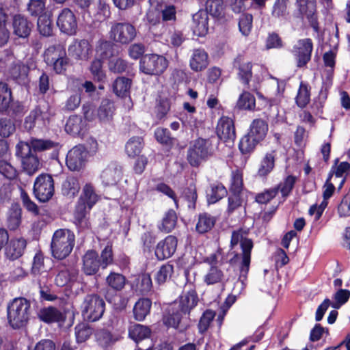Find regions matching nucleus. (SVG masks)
I'll return each instance as SVG.
<instances>
[{"instance_id":"nucleus-44","label":"nucleus","mask_w":350,"mask_h":350,"mask_svg":"<svg viewBox=\"0 0 350 350\" xmlns=\"http://www.w3.org/2000/svg\"><path fill=\"white\" fill-rule=\"evenodd\" d=\"M236 106L239 109L254 110L256 107L255 97L249 92L244 91L239 96Z\"/></svg>"},{"instance_id":"nucleus-5","label":"nucleus","mask_w":350,"mask_h":350,"mask_svg":"<svg viewBox=\"0 0 350 350\" xmlns=\"http://www.w3.org/2000/svg\"><path fill=\"white\" fill-rule=\"evenodd\" d=\"M213 153L214 148L211 142L200 137L191 145L188 150L187 160L191 165L198 167L212 157Z\"/></svg>"},{"instance_id":"nucleus-25","label":"nucleus","mask_w":350,"mask_h":350,"mask_svg":"<svg viewBox=\"0 0 350 350\" xmlns=\"http://www.w3.org/2000/svg\"><path fill=\"white\" fill-rule=\"evenodd\" d=\"M25 247L26 241L24 239L11 240L5 247V256L10 260L17 259L23 255Z\"/></svg>"},{"instance_id":"nucleus-49","label":"nucleus","mask_w":350,"mask_h":350,"mask_svg":"<svg viewBox=\"0 0 350 350\" xmlns=\"http://www.w3.org/2000/svg\"><path fill=\"white\" fill-rule=\"evenodd\" d=\"M143 139L140 137H133L131 138L125 145V150L126 154L134 157L137 156L142 151L143 148Z\"/></svg>"},{"instance_id":"nucleus-36","label":"nucleus","mask_w":350,"mask_h":350,"mask_svg":"<svg viewBox=\"0 0 350 350\" xmlns=\"http://www.w3.org/2000/svg\"><path fill=\"white\" fill-rule=\"evenodd\" d=\"M65 49L61 45H53L48 47L44 54V62L47 65L54 63L58 59L66 55Z\"/></svg>"},{"instance_id":"nucleus-14","label":"nucleus","mask_w":350,"mask_h":350,"mask_svg":"<svg viewBox=\"0 0 350 350\" xmlns=\"http://www.w3.org/2000/svg\"><path fill=\"white\" fill-rule=\"evenodd\" d=\"M70 56L77 60L87 61L92 53V46L87 40H75L68 49Z\"/></svg>"},{"instance_id":"nucleus-17","label":"nucleus","mask_w":350,"mask_h":350,"mask_svg":"<svg viewBox=\"0 0 350 350\" xmlns=\"http://www.w3.org/2000/svg\"><path fill=\"white\" fill-rule=\"evenodd\" d=\"M299 11L302 16H305L311 27L317 32L319 25L316 13V0H297Z\"/></svg>"},{"instance_id":"nucleus-48","label":"nucleus","mask_w":350,"mask_h":350,"mask_svg":"<svg viewBox=\"0 0 350 350\" xmlns=\"http://www.w3.org/2000/svg\"><path fill=\"white\" fill-rule=\"evenodd\" d=\"M260 142L247 133L240 140L239 148L242 154L251 153Z\"/></svg>"},{"instance_id":"nucleus-6","label":"nucleus","mask_w":350,"mask_h":350,"mask_svg":"<svg viewBox=\"0 0 350 350\" xmlns=\"http://www.w3.org/2000/svg\"><path fill=\"white\" fill-rule=\"evenodd\" d=\"M105 303L98 295H88L81 305V313L83 319L94 322L98 321L105 312Z\"/></svg>"},{"instance_id":"nucleus-7","label":"nucleus","mask_w":350,"mask_h":350,"mask_svg":"<svg viewBox=\"0 0 350 350\" xmlns=\"http://www.w3.org/2000/svg\"><path fill=\"white\" fill-rule=\"evenodd\" d=\"M16 156L21 159L23 170L29 176L40 169L38 157L33 154L27 143L21 141L16 146Z\"/></svg>"},{"instance_id":"nucleus-54","label":"nucleus","mask_w":350,"mask_h":350,"mask_svg":"<svg viewBox=\"0 0 350 350\" xmlns=\"http://www.w3.org/2000/svg\"><path fill=\"white\" fill-rule=\"evenodd\" d=\"M288 0H275L271 11L272 16L278 18H286L288 14Z\"/></svg>"},{"instance_id":"nucleus-32","label":"nucleus","mask_w":350,"mask_h":350,"mask_svg":"<svg viewBox=\"0 0 350 350\" xmlns=\"http://www.w3.org/2000/svg\"><path fill=\"white\" fill-rule=\"evenodd\" d=\"M268 131V125L262 119H255L250 124L248 133L260 142L264 139Z\"/></svg>"},{"instance_id":"nucleus-53","label":"nucleus","mask_w":350,"mask_h":350,"mask_svg":"<svg viewBox=\"0 0 350 350\" xmlns=\"http://www.w3.org/2000/svg\"><path fill=\"white\" fill-rule=\"evenodd\" d=\"M12 100L11 91L6 83H0V112L7 110Z\"/></svg>"},{"instance_id":"nucleus-18","label":"nucleus","mask_w":350,"mask_h":350,"mask_svg":"<svg viewBox=\"0 0 350 350\" xmlns=\"http://www.w3.org/2000/svg\"><path fill=\"white\" fill-rule=\"evenodd\" d=\"M177 239L172 235L167 236L164 240L159 241L155 249V255L160 260L171 257L176 252Z\"/></svg>"},{"instance_id":"nucleus-37","label":"nucleus","mask_w":350,"mask_h":350,"mask_svg":"<svg viewBox=\"0 0 350 350\" xmlns=\"http://www.w3.org/2000/svg\"><path fill=\"white\" fill-rule=\"evenodd\" d=\"M80 185L77 178L68 176L62 183V191L64 196L68 198L75 197L79 191Z\"/></svg>"},{"instance_id":"nucleus-33","label":"nucleus","mask_w":350,"mask_h":350,"mask_svg":"<svg viewBox=\"0 0 350 350\" xmlns=\"http://www.w3.org/2000/svg\"><path fill=\"white\" fill-rule=\"evenodd\" d=\"M152 301L148 298L139 299L133 308V314L135 319L138 321H143L149 314Z\"/></svg>"},{"instance_id":"nucleus-23","label":"nucleus","mask_w":350,"mask_h":350,"mask_svg":"<svg viewBox=\"0 0 350 350\" xmlns=\"http://www.w3.org/2000/svg\"><path fill=\"white\" fill-rule=\"evenodd\" d=\"M208 64V54L203 49H195L193 51L189 60V66L191 70L196 72L205 69Z\"/></svg>"},{"instance_id":"nucleus-8","label":"nucleus","mask_w":350,"mask_h":350,"mask_svg":"<svg viewBox=\"0 0 350 350\" xmlns=\"http://www.w3.org/2000/svg\"><path fill=\"white\" fill-rule=\"evenodd\" d=\"M137 35V31L134 25L130 23H115L109 32L111 40L121 44H128L131 42Z\"/></svg>"},{"instance_id":"nucleus-15","label":"nucleus","mask_w":350,"mask_h":350,"mask_svg":"<svg viewBox=\"0 0 350 350\" xmlns=\"http://www.w3.org/2000/svg\"><path fill=\"white\" fill-rule=\"evenodd\" d=\"M217 135L225 142L233 143L236 138V132L233 120L226 116L221 117L217 125Z\"/></svg>"},{"instance_id":"nucleus-13","label":"nucleus","mask_w":350,"mask_h":350,"mask_svg":"<svg viewBox=\"0 0 350 350\" xmlns=\"http://www.w3.org/2000/svg\"><path fill=\"white\" fill-rule=\"evenodd\" d=\"M57 25L62 32L68 35L75 34L77 22L72 11L69 8L62 9L57 16Z\"/></svg>"},{"instance_id":"nucleus-38","label":"nucleus","mask_w":350,"mask_h":350,"mask_svg":"<svg viewBox=\"0 0 350 350\" xmlns=\"http://www.w3.org/2000/svg\"><path fill=\"white\" fill-rule=\"evenodd\" d=\"M46 118V113L41 109L40 106L37 107L31 111L29 116L26 117L24 125L26 129L31 130L35 126L36 122L44 124Z\"/></svg>"},{"instance_id":"nucleus-50","label":"nucleus","mask_w":350,"mask_h":350,"mask_svg":"<svg viewBox=\"0 0 350 350\" xmlns=\"http://www.w3.org/2000/svg\"><path fill=\"white\" fill-rule=\"evenodd\" d=\"M92 328L88 324L81 323L75 327V334L77 343L85 342L92 334Z\"/></svg>"},{"instance_id":"nucleus-58","label":"nucleus","mask_w":350,"mask_h":350,"mask_svg":"<svg viewBox=\"0 0 350 350\" xmlns=\"http://www.w3.org/2000/svg\"><path fill=\"white\" fill-rule=\"evenodd\" d=\"M90 72L94 79L98 82H104L106 75L103 70V63L100 59H95L91 64Z\"/></svg>"},{"instance_id":"nucleus-40","label":"nucleus","mask_w":350,"mask_h":350,"mask_svg":"<svg viewBox=\"0 0 350 350\" xmlns=\"http://www.w3.org/2000/svg\"><path fill=\"white\" fill-rule=\"evenodd\" d=\"M215 18H220L224 17L225 13V5L223 0H207L206 2V10Z\"/></svg>"},{"instance_id":"nucleus-4","label":"nucleus","mask_w":350,"mask_h":350,"mask_svg":"<svg viewBox=\"0 0 350 350\" xmlns=\"http://www.w3.org/2000/svg\"><path fill=\"white\" fill-rule=\"evenodd\" d=\"M31 314L30 302L25 298H15L8 306V319L14 329L25 326Z\"/></svg>"},{"instance_id":"nucleus-21","label":"nucleus","mask_w":350,"mask_h":350,"mask_svg":"<svg viewBox=\"0 0 350 350\" xmlns=\"http://www.w3.org/2000/svg\"><path fill=\"white\" fill-rule=\"evenodd\" d=\"M146 19L150 33L154 38L160 37L161 31L165 29L164 23L161 21L160 12L149 9L146 14Z\"/></svg>"},{"instance_id":"nucleus-59","label":"nucleus","mask_w":350,"mask_h":350,"mask_svg":"<svg viewBox=\"0 0 350 350\" xmlns=\"http://www.w3.org/2000/svg\"><path fill=\"white\" fill-rule=\"evenodd\" d=\"M112 44L109 41L99 40L96 45V55L101 59H107L112 55Z\"/></svg>"},{"instance_id":"nucleus-12","label":"nucleus","mask_w":350,"mask_h":350,"mask_svg":"<svg viewBox=\"0 0 350 350\" xmlns=\"http://www.w3.org/2000/svg\"><path fill=\"white\" fill-rule=\"evenodd\" d=\"M88 151L82 145H78L70 150L66 156V165L72 171H79L87 161Z\"/></svg>"},{"instance_id":"nucleus-47","label":"nucleus","mask_w":350,"mask_h":350,"mask_svg":"<svg viewBox=\"0 0 350 350\" xmlns=\"http://www.w3.org/2000/svg\"><path fill=\"white\" fill-rule=\"evenodd\" d=\"M126 282L125 277L118 273L111 272L106 278V283L107 286L113 291H121Z\"/></svg>"},{"instance_id":"nucleus-27","label":"nucleus","mask_w":350,"mask_h":350,"mask_svg":"<svg viewBox=\"0 0 350 350\" xmlns=\"http://www.w3.org/2000/svg\"><path fill=\"white\" fill-rule=\"evenodd\" d=\"M38 315L41 321L48 323L62 322L65 319L64 314L54 307H48L40 310Z\"/></svg>"},{"instance_id":"nucleus-42","label":"nucleus","mask_w":350,"mask_h":350,"mask_svg":"<svg viewBox=\"0 0 350 350\" xmlns=\"http://www.w3.org/2000/svg\"><path fill=\"white\" fill-rule=\"evenodd\" d=\"M30 148L35 152H42L47 150H51L57 144L50 139H41L36 138H31L29 142H27Z\"/></svg>"},{"instance_id":"nucleus-30","label":"nucleus","mask_w":350,"mask_h":350,"mask_svg":"<svg viewBox=\"0 0 350 350\" xmlns=\"http://www.w3.org/2000/svg\"><path fill=\"white\" fill-rule=\"evenodd\" d=\"M79 200L86 204L88 210H90L99 200V196L96 193L94 186L90 183H87L83 186Z\"/></svg>"},{"instance_id":"nucleus-43","label":"nucleus","mask_w":350,"mask_h":350,"mask_svg":"<svg viewBox=\"0 0 350 350\" xmlns=\"http://www.w3.org/2000/svg\"><path fill=\"white\" fill-rule=\"evenodd\" d=\"M215 224V219L214 217L207 213L200 214L196 226V229L199 233L203 234L211 230Z\"/></svg>"},{"instance_id":"nucleus-28","label":"nucleus","mask_w":350,"mask_h":350,"mask_svg":"<svg viewBox=\"0 0 350 350\" xmlns=\"http://www.w3.org/2000/svg\"><path fill=\"white\" fill-rule=\"evenodd\" d=\"M275 159V151H271L265 154L262 159L258 171L257 175L259 177L265 178L269 174L274 168Z\"/></svg>"},{"instance_id":"nucleus-55","label":"nucleus","mask_w":350,"mask_h":350,"mask_svg":"<svg viewBox=\"0 0 350 350\" xmlns=\"http://www.w3.org/2000/svg\"><path fill=\"white\" fill-rule=\"evenodd\" d=\"M253 16L248 13L242 14L239 20V28L242 35L247 36L252 29Z\"/></svg>"},{"instance_id":"nucleus-39","label":"nucleus","mask_w":350,"mask_h":350,"mask_svg":"<svg viewBox=\"0 0 350 350\" xmlns=\"http://www.w3.org/2000/svg\"><path fill=\"white\" fill-rule=\"evenodd\" d=\"M38 29L43 36H51L53 34V26L50 13H44L38 19Z\"/></svg>"},{"instance_id":"nucleus-46","label":"nucleus","mask_w":350,"mask_h":350,"mask_svg":"<svg viewBox=\"0 0 350 350\" xmlns=\"http://www.w3.org/2000/svg\"><path fill=\"white\" fill-rule=\"evenodd\" d=\"M131 81L126 77H118L113 84V92L120 97L126 96L130 88Z\"/></svg>"},{"instance_id":"nucleus-52","label":"nucleus","mask_w":350,"mask_h":350,"mask_svg":"<svg viewBox=\"0 0 350 350\" xmlns=\"http://www.w3.org/2000/svg\"><path fill=\"white\" fill-rule=\"evenodd\" d=\"M21 222V209L18 206H14L10 210L8 217V226L11 230L18 228Z\"/></svg>"},{"instance_id":"nucleus-45","label":"nucleus","mask_w":350,"mask_h":350,"mask_svg":"<svg viewBox=\"0 0 350 350\" xmlns=\"http://www.w3.org/2000/svg\"><path fill=\"white\" fill-rule=\"evenodd\" d=\"M296 103L301 107H305L310 100V86L303 81L300 83L296 96Z\"/></svg>"},{"instance_id":"nucleus-26","label":"nucleus","mask_w":350,"mask_h":350,"mask_svg":"<svg viewBox=\"0 0 350 350\" xmlns=\"http://www.w3.org/2000/svg\"><path fill=\"white\" fill-rule=\"evenodd\" d=\"M86 129V122L81 116L72 115L69 117L65 125V131L71 135H77L83 133Z\"/></svg>"},{"instance_id":"nucleus-56","label":"nucleus","mask_w":350,"mask_h":350,"mask_svg":"<svg viewBox=\"0 0 350 350\" xmlns=\"http://www.w3.org/2000/svg\"><path fill=\"white\" fill-rule=\"evenodd\" d=\"M350 297V291L347 289H338L334 295V301L332 302V307L339 309L342 305L347 303Z\"/></svg>"},{"instance_id":"nucleus-34","label":"nucleus","mask_w":350,"mask_h":350,"mask_svg":"<svg viewBox=\"0 0 350 350\" xmlns=\"http://www.w3.org/2000/svg\"><path fill=\"white\" fill-rule=\"evenodd\" d=\"M177 223V216L174 211L169 210L167 211L161 222L158 224V228L160 231L169 233L174 229Z\"/></svg>"},{"instance_id":"nucleus-61","label":"nucleus","mask_w":350,"mask_h":350,"mask_svg":"<svg viewBox=\"0 0 350 350\" xmlns=\"http://www.w3.org/2000/svg\"><path fill=\"white\" fill-rule=\"evenodd\" d=\"M279 187H275L265 190L256 196V202L258 204H267L273 199L278 193Z\"/></svg>"},{"instance_id":"nucleus-16","label":"nucleus","mask_w":350,"mask_h":350,"mask_svg":"<svg viewBox=\"0 0 350 350\" xmlns=\"http://www.w3.org/2000/svg\"><path fill=\"white\" fill-rule=\"evenodd\" d=\"M122 178V168L116 162L109 163L101 172L100 178L105 186L116 185Z\"/></svg>"},{"instance_id":"nucleus-64","label":"nucleus","mask_w":350,"mask_h":350,"mask_svg":"<svg viewBox=\"0 0 350 350\" xmlns=\"http://www.w3.org/2000/svg\"><path fill=\"white\" fill-rule=\"evenodd\" d=\"M16 127L13 121L7 118L0 119V136L8 137L15 131Z\"/></svg>"},{"instance_id":"nucleus-24","label":"nucleus","mask_w":350,"mask_h":350,"mask_svg":"<svg viewBox=\"0 0 350 350\" xmlns=\"http://www.w3.org/2000/svg\"><path fill=\"white\" fill-rule=\"evenodd\" d=\"M155 38H158L161 42L174 47L180 46L185 40V37L180 31L176 29H169L167 31L166 27L165 30L161 31L160 37H156Z\"/></svg>"},{"instance_id":"nucleus-10","label":"nucleus","mask_w":350,"mask_h":350,"mask_svg":"<svg viewBox=\"0 0 350 350\" xmlns=\"http://www.w3.org/2000/svg\"><path fill=\"white\" fill-rule=\"evenodd\" d=\"M33 193L36 198L42 202L49 201L54 194V181L53 177L48 174H41L35 180Z\"/></svg>"},{"instance_id":"nucleus-20","label":"nucleus","mask_w":350,"mask_h":350,"mask_svg":"<svg viewBox=\"0 0 350 350\" xmlns=\"http://www.w3.org/2000/svg\"><path fill=\"white\" fill-rule=\"evenodd\" d=\"M82 270L87 275L96 274L101 267L98 253L94 250H88L83 256Z\"/></svg>"},{"instance_id":"nucleus-35","label":"nucleus","mask_w":350,"mask_h":350,"mask_svg":"<svg viewBox=\"0 0 350 350\" xmlns=\"http://www.w3.org/2000/svg\"><path fill=\"white\" fill-rule=\"evenodd\" d=\"M227 194V190L220 183L213 184L206 191V198L208 204H215Z\"/></svg>"},{"instance_id":"nucleus-29","label":"nucleus","mask_w":350,"mask_h":350,"mask_svg":"<svg viewBox=\"0 0 350 350\" xmlns=\"http://www.w3.org/2000/svg\"><path fill=\"white\" fill-rule=\"evenodd\" d=\"M115 111L113 103L109 99H103L97 110V117L100 122H109Z\"/></svg>"},{"instance_id":"nucleus-63","label":"nucleus","mask_w":350,"mask_h":350,"mask_svg":"<svg viewBox=\"0 0 350 350\" xmlns=\"http://www.w3.org/2000/svg\"><path fill=\"white\" fill-rule=\"evenodd\" d=\"M0 174L9 180H13L17 176L16 168L5 160H0Z\"/></svg>"},{"instance_id":"nucleus-31","label":"nucleus","mask_w":350,"mask_h":350,"mask_svg":"<svg viewBox=\"0 0 350 350\" xmlns=\"http://www.w3.org/2000/svg\"><path fill=\"white\" fill-rule=\"evenodd\" d=\"M150 334V329L148 327L141 324L135 323L133 325H131L129 327V336L136 343L149 338Z\"/></svg>"},{"instance_id":"nucleus-1","label":"nucleus","mask_w":350,"mask_h":350,"mask_svg":"<svg viewBox=\"0 0 350 350\" xmlns=\"http://www.w3.org/2000/svg\"><path fill=\"white\" fill-rule=\"evenodd\" d=\"M199 298L195 288L186 287L178 299L172 305L168 314L164 317L163 323L168 327L178 328L185 317H189L191 311L198 305Z\"/></svg>"},{"instance_id":"nucleus-62","label":"nucleus","mask_w":350,"mask_h":350,"mask_svg":"<svg viewBox=\"0 0 350 350\" xmlns=\"http://www.w3.org/2000/svg\"><path fill=\"white\" fill-rule=\"evenodd\" d=\"M7 14L4 10L0 8V46H3L9 40L10 32L5 27Z\"/></svg>"},{"instance_id":"nucleus-3","label":"nucleus","mask_w":350,"mask_h":350,"mask_svg":"<svg viewBox=\"0 0 350 350\" xmlns=\"http://www.w3.org/2000/svg\"><path fill=\"white\" fill-rule=\"evenodd\" d=\"M75 241V236L70 230H57L53 235L51 243L52 256L59 260L66 258L71 253Z\"/></svg>"},{"instance_id":"nucleus-57","label":"nucleus","mask_w":350,"mask_h":350,"mask_svg":"<svg viewBox=\"0 0 350 350\" xmlns=\"http://www.w3.org/2000/svg\"><path fill=\"white\" fill-rule=\"evenodd\" d=\"M27 10L31 16L39 17L44 13H46L45 12L46 0H30Z\"/></svg>"},{"instance_id":"nucleus-9","label":"nucleus","mask_w":350,"mask_h":350,"mask_svg":"<svg viewBox=\"0 0 350 350\" xmlns=\"http://www.w3.org/2000/svg\"><path fill=\"white\" fill-rule=\"evenodd\" d=\"M167 66V60L163 56L147 54L141 59L139 68L144 73L153 75L163 73Z\"/></svg>"},{"instance_id":"nucleus-19","label":"nucleus","mask_w":350,"mask_h":350,"mask_svg":"<svg viewBox=\"0 0 350 350\" xmlns=\"http://www.w3.org/2000/svg\"><path fill=\"white\" fill-rule=\"evenodd\" d=\"M208 16L206 11L200 10L193 15L191 30L198 37L206 36L208 31Z\"/></svg>"},{"instance_id":"nucleus-51","label":"nucleus","mask_w":350,"mask_h":350,"mask_svg":"<svg viewBox=\"0 0 350 350\" xmlns=\"http://www.w3.org/2000/svg\"><path fill=\"white\" fill-rule=\"evenodd\" d=\"M224 273L221 269L216 266H211L204 277V282L208 285L215 284L222 282Z\"/></svg>"},{"instance_id":"nucleus-41","label":"nucleus","mask_w":350,"mask_h":350,"mask_svg":"<svg viewBox=\"0 0 350 350\" xmlns=\"http://www.w3.org/2000/svg\"><path fill=\"white\" fill-rule=\"evenodd\" d=\"M29 68L25 64L18 62L15 64L10 70V76L18 83H25Z\"/></svg>"},{"instance_id":"nucleus-22","label":"nucleus","mask_w":350,"mask_h":350,"mask_svg":"<svg viewBox=\"0 0 350 350\" xmlns=\"http://www.w3.org/2000/svg\"><path fill=\"white\" fill-rule=\"evenodd\" d=\"M12 27L15 35L25 38L30 34L32 24L24 16L16 14L13 18Z\"/></svg>"},{"instance_id":"nucleus-60","label":"nucleus","mask_w":350,"mask_h":350,"mask_svg":"<svg viewBox=\"0 0 350 350\" xmlns=\"http://www.w3.org/2000/svg\"><path fill=\"white\" fill-rule=\"evenodd\" d=\"M215 316V312L211 310H206L203 312L198 323L200 333L203 334L207 331Z\"/></svg>"},{"instance_id":"nucleus-11","label":"nucleus","mask_w":350,"mask_h":350,"mask_svg":"<svg viewBox=\"0 0 350 350\" xmlns=\"http://www.w3.org/2000/svg\"><path fill=\"white\" fill-rule=\"evenodd\" d=\"M312 50L313 43L310 38L300 39L296 42L291 52L298 68L306 66L310 61Z\"/></svg>"},{"instance_id":"nucleus-2","label":"nucleus","mask_w":350,"mask_h":350,"mask_svg":"<svg viewBox=\"0 0 350 350\" xmlns=\"http://www.w3.org/2000/svg\"><path fill=\"white\" fill-rule=\"evenodd\" d=\"M238 244H240L242 250V253L241 254V260L239 265V279L242 282H243V281L247 278L250 269L253 242L250 239L247 237V232L241 229L233 231L231 236V249H233Z\"/></svg>"}]
</instances>
